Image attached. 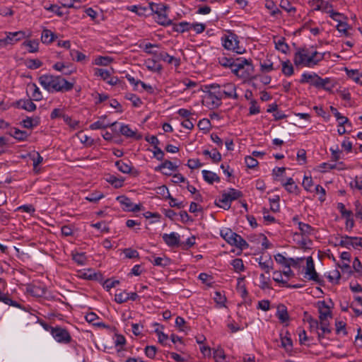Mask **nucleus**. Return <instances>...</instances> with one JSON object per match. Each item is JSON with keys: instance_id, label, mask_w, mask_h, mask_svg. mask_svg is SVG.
<instances>
[{"instance_id": "obj_19", "label": "nucleus", "mask_w": 362, "mask_h": 362, "mask_svg": "<svg viewBox=\"0 0 362 362\" xmlns=\"http://www.w3.org/2000/svg\"><path fill=\"white\" fill-rule=\"evenodd\" d=\"M40 122V119L39 117H36L35 118L27 117L25 119H24L21 122V124L26 129H33L35 127H37L39 125Z\"/></svg>"}, {"instance_id": "obj_54", "label": "nucleus", "mask_w": 362, "mask_h": 362, "mask_svg": "<svg viewBox=\"0 0 362 362\" xmlns=\"http://www.w3.org/2000/svg\"><path fill=\"white\" fill-rule=\"evenodd\" d=\"M281 346L287 351L291 350L293 348V342L291 339L288 337H282Z\"/></svg>"}, {"instance_id": "obj_23", "label": "nucleus", "mask_w": 362, "mask_h": 362, "mask_svg": "<svg viewBox=\"0 0 362 362\" xmlns=\"http://www.w3.org/2000/svg\"><path fill=\"white\" fill-rule=\"evenodd\" d=\"M330 110L341 125H345V124H349V126L351 125L349 119L346 117L342 116L338 112L337 108L334 107L333 106H330Z\"/></svg>"}, {"instance_id": "obj_1", "label": "nucleus", "mask_w": 362, "mask_h": 362, "mask_svg": "<svg viewBox=\"0 0 362 362\" xmlns=\"http://www.w3.org/2000/svg\"><path fill=\"white\" fill-rule=\"evenodd\" d=\"M40 84L48 92H66L72 90L74 83L69 82L61 76L44 74L38 78Z\"/></svg>"}, {"instance_id": "obj_17", "label": "nucleus", "mask_w": 362, "mask_h": 362, "mask_svg": "<svg viewBox=\"0 0 362 362\" xmlns=\"http://www.w3.org/2000/svg\"><path fill=\"white\" fill-rule=\"evenodd\" d=\"M276 317L281 322L284 323L289 320V315L286 307L283 304L277 306Z\"/></svg>"}, {"instance_id": "obj_31", "label": "nucleus", "mask_w": 362, "mask_h": 362, "mask_svg": "<svg viewBox=\"0 0 362 362\" xmlns=\"http://www.w3.org/2000/svg\"><path fill=\"white\" fill-rule=\"evenodd\" d=\"M202 174L204 180L210 184H212L214 181H219V177L211 171L204 170Z\"/></svg>"}, {"instance_id": "obj_7", "label": "nucleus", "mask_w": 362, "mask_h": 362, "mask_svg": "<svg viewBox=\"0 0 362 362\" xmlns=\"http://www.w3.org/2000/svg\"><path fill=\"white\" fill-rule=\"evenodd\" d=\"M230 235H228V244L231 246H235L238 250L237 255H240L242 253V251L247 248L249 245L238 234L235 232H233L230 230Z\"/></svg>"}, {"instance_id": "obj_12", "label": "nucleus", "mask_w": 362, "mask_h": 362, "mask_svg": "<svg viewBox=\"0 0 362 362\" xmlns=\"http://www.w3.org/2000/svg\"><path fill=\"white\" fill-rule=\"evenodd\" d=\"M317 308L320 313V320H323V318L332 317V313L330 308L325 300L319 301L317 303Z\"/></svg>"}, {"instance_id": "obj_51", "label": "nucleus", "mask_w": 362, "mask_h": 362, "mask_svg": "<svg viewBox=\"0 0 362 362\" xmlns=\"http://www.w3.org/2000/svg\"><path fill=\"white\" fill-rule=\"evenodd\" d=\"M246 166L248 168H255L258 165V161L253 156H247L245 158Z\"/></svg>"}, {"instance_id": "obj_32", "label": "nucleus", "mask_w": 362, "mask_h": 362, "mask_svg": "<svg viewBox=\"0 0 362 362\" xmlns=\"http://www.w3.org/2000/svg\"><path fill=\"white\" fill-rule=\"evenodd\" d=\"M243 196V194L241 191L233 189V188H229L228 189V202L237 200L240 198H241Z\"/></svg>"}, {"instance_id": "obj_46", "label": "nucleus", "mask_w": 362, "mask_h": 362, "mask_svg": "<svg viewBox=\"0 0 362 362\" xmlns=\"http://www.w3.org/2000/svg\"><path fill=\"white\" fill-rule=\"evenodd\" d=\"M126 99L130 100L132 102V104L134 107H139L142 104V101L136 96L135 94L133 93H127L125 96Z\"/></svg>"}, {"instance_id": "obj_20", "label": "nucleus", "mask_w": 362, "mask_h": 362, "mask_svg": "<svg viewBox=\"0 0 362 362\" xmlns=\"http://www.w3.org/2000/svg\"><path fill=\"white\" fill-rule=\"evenodd\" d=\"M8 134L18 141H25L29 136L27 132L17 128H12Z\"/></svg>"}, {"instance_id": "obj_5", "label": "nucleus", "mask_w": 362, "mask_h": 362, "mask_svg": "<svg viewBox=\"0 0 362 362\" xmlns=\"http://www.w3.org/2000/svg\"><path fill=\"white\" fill-rule=\"evenodd\" d=\"M149 7L153 13L155 21L162 25L172 24V21L168 18L166 11L168 7L164 4H149Z\"/></svg>"}, {"instance_id": "obj_62", "label": "nucleus", "mask_w": 362, "mask_h": 362, "mask_svg": "<svg viewBox=\"0 0 362 362\" xmlns=\"http://www.w3.org/2000/svg\"><path fill=\"white\" fill-rule=\"evenodd\" d=\"M195 237L194 235L187 238L186 242L181 243V247L184 250H187L192 247L195 244Z\"/></svg>"}, {"instance_id": "obj_60", "label": "nucleus", "mask_w": 362, "mask_h": 362, "mask_svg": "<svg viewBox=\"0 0 362 362\" xmlns=\"http://www.w3.org/2000/svg\"><path fill=\"white\" fill-rule=\"evenodd\" d=\"M70 54L73 59L77 62H81L86 58V55L77 50H71Z\"/></svg>"}, {"instance_id": "obj_11", "label": "nucleus", "mask_w": 362, "mask_h": 362, "mask_svg": "<svg viewBox=\"0 0 362 362\" xmlns=\"http://www.w3.org/2000/svg\"><path fill=\"white\" fill-rule=\"evenodd\" d=\"M26 292L37 298L42 297L46 292L45 286L36 284H28L26 286Z\"/></svg>"}, {"instance_id": "obj_13", "label": "nucleus", "mask_w": 362, "mask_h": 362, "mask_svg": "<svg viewBox=\"0 0 362 362\" xmlns=\"http://www.w3.org/2000/svg\"><path fill=\"white\" fill-rule=\"evenodd\" d=\"M163 240L170 247H177L180 245V235L173 232L170 234L163 235Z\"/></svg>"}, {"instance_id": "obj_58", "label": "nucleus", "mask_w": 362, "mask_h": 362, "mask_svg": "<svg viewBox=\"0 0 362 362\" xmlns=\"http://www.w3.org/2000/svg\"><path fill=\"white\" fill-rule=\"evenodd\" d=\"M28 68L30 69H36L40 68L42 65V62L39 59H30L27 62Z\"/></svg>"}, {"instance_id": "obj_4", "label": "nucleus", "mask_w": 362, "mask_h": 362, "mask_svg": "<svg viewBox=\"0 0 362 362\" xmlns=\"http://www.w3.org/2000/svg\"><path fill=\"white\" fill-rule=\"evenodd\" d=\"M324 58V54H320L317 51L309 54L307 48H298L294 54L293 62L296 66L303 65L310 67L316 65Z\"/></svg>"}, {"instance_id": "obj_8", "label": "nucleus", "mask_w": 362, "mask_h": 362, "mask_svg": "<svg viewBox=\"0 0 362 362\" xmlns=\"http://www.w3.org/2000/svg\"><path fill=\"white\" fill-rule=\"evenodd\" d=\"M238 36L230 30H228V50L240 54L245 52V48L239 45Z\"/></svg>"}, {"instance_id": "obj_27", "label": "nucleus", "mask_w": 362, "mask_h": 362, "mask_svg": "<svg viewBox=\"0 0 362 362\" xmlns=\"http://www.w3.org/2000/svg\"><path fill=\"white\" fill-rule=\"evenodd\" d=\"M151 262L155 266L166 267L170 264L171 260L168 257L163 256L155 257Z\"/></svg>"}, {"instance_id": "obj_22", "label": "nucleus", "mask_w": 362, "mask_h": 362, "mask_svg": "<svg viewBox=\"0 0 362 362\" xmlns=\"http://www.w3.org/2000/svg\"><path fill=\"white\" fill-rule=\"evenodd\" d=\"M55 35L48 29H44L41 35V41L44 44H49L54 40Z\"/></svg>"}, {"instance_id": "obj_59", "label": "nucleus", "mask_w": 362, "mask_h": 362, "mask_svg": "<svg viewBox=\"0 0 362 362\" xmlns=\"http://www.w3.org/2000/svg\"><path fill=\"white\" fill-rule=\"evenodd\" d=\"M225 353L223 349H216L214 352V358L216 362H222L225 359Z\"/></svg>"}, {"instance_id": "obj_9", "label": "nucleus", "mask_w": 362, "mask_h": 362, "mask_svg": "<svg viewBox=\"0 0 362 362\" xmlns=\"http://www.w3.org/2000/svg\"><path fill=\"white\" fill-rule=\"evenodd\" d=\"M305 274L308 276L309 280L314 281L320 286L325 285L324 280L319 277L318 274L315 271L314 261L312 257L307 258Z\"/></svg>"}, {"instance_id": "obj_26", "label": "nucleus", "mask_w": 362, "mask_h": 362, "mask_svg": "<svg viewBox=\"0 0 362 362\" xmlns=\"http://www.w3.org/2000/svg\"><path fill=\"white\" fill-rule=\"evenodd\" d=\"M117 122H114L112 123H105L104 121L98 120L97 122H93L90 125V129L91 130L95 129H106L107 127H112L116 125Z\"/></svg>"}, {"instance_id": "obj_21", "label": "nucleus", "mask_w": 362, "mask_h": 362, "mask_svg": "<svg viewBox=\"0 0 362 362\" xmlns=\"http://www.w3.org/2000/svg\"><path fill=\"white\" fill-rule=\"evenodd\" d=\"M282 185L288 192L298 194V187L296 185L293 178H288L286 182L282 183Z\"/></svg>"}, {"instance_id": "obj_24", "label": "nucleus", "mask_w": 362, "mask_h": 362, "mask_svg": "<svg viewBox=\"0 0 362 362\" xmlns=\"http://www.w3.org/2000/svg\"><path fill=\"white\" fill-rule=\"evenodd\" d=\"M116 199L117 202H119L124 211H129L131 207H132V202L129 197L124 195H121L118 196Z\"/></svg>"}, {"instance_id": "obj_35", "label": "nucleus", "mask_w": 362, "mask_h": 362, "mask_svg": "<svg viewBox=\"0 0 362 362\" xmlns=\"http://www.w3.org/2000/svg\"><path fill=\"white\" fill-rule=\"evenodd\" d=\"M276 48L281 52L286 54L289 50V46L285 42L284 37H281L277 41H275Z\"/></svg>"}, {"instance_id": "obj_43", "label": "nucleus", "mask_w": 362, "mask_h": 362, "mask_svg": "<svg viewBox=\"0 0 362 362\" xmlns=\"http://www.w3.org/2000/svg\"><path fill=\"white\" fill-rule=\"evenodd\" d=\"M298 228L303 235H310L314 230L313 228L309 224L303 222H298Z\"/></svg>"}, {"instance_id": "obj_50", "label": "nucleus", "mask_w": 362, "mask_h": 362, "mask_svg": "<svg viewBox=\"0 0 362 362\" xmlns=\"http://www.w3.org/2000/svg\"><path fill=\"white\" fill-rule=\"evenodd\" d=\"M259 267L265 271L266 273H269L270 269L273 267V261L271 258L265 262H259Z\"/></svg>"}, {"instance_id": "obj_56", "label": "nucleus", "mask_w": 362, "mask_h": 362, "mask_svg": "<svg viewBox=\"0 0 362 362\" xmlns=\"http://www.w3.org/2000/svg\"><path fill=\"white\" fill-rule=\"evenodd\" d=\"M112 59L109 57H99L95 59V64L99 66H107L111 62Z\"/></svg>"}, {"instance_id": "obj_6", "label": "nucleus", "mask_w": 362, "mask_h": 362, "mask_svg": "<svg viewBox=\"0 0 362 362\" xmlns=\"http://www.w3.org/2000/svg\"><path fill=\"white\" fill-rule=\"evenodd\" d=\"M50 332L52 337L60 344H67L71 341V336L69 331L60 326L45 327Z\"/></svg>"}, {"instance_id": "obj_14", "label": "nucleus", "mask_w": 362, "mask_h": 362, "mask_svg": "<svg viewBox=\"0 0 362 362\" xmlns=\"http://www.w3.org/2000/svg\"><path fill=\"white\" fill-rule=\"evenodd\" d=\"M156 57L159 60L165 62L169 64H174L175 67H178L180 65V59L179 58L170 56L165 52H158Z\"/></svg>"}, {"instance_id": "obj_40", "label": "nucleus", "mask_w": 362, "mask_h": 362, "mask_svg": "<svg viewBox=\"0 0 362 362\" xmlns=\"http://www.w3.org/2000/svg\"><path fill=\"white\" fill-rule=\"evenodd\" d=\"M23 45L28 47L29 52L34 53L38 51L39 42L37 40H33L25 41Z\"/></svg>"}, {"instance_id": "obj_30", "label": "nucleus", "mask_w": 362, "mask_h": 362, "mask_svg": "<svg viewBox=\"0 0 362 362\" xmlns=\"http://www.w3.org/2000/svg\"><path fill=\"white\" fill-rule=\"evenodd\" d=\"M319 76L317 74H308L304 73L302 74V78L300 81V83H310L312 86H314V81H317V78Z\"/></svg>"}, {"instance_id": "obj_42", "label": "nucleus", "mask_w": 362, "mask_h": 362, "mask_svg": "<svg viewBox=\"0 0 362 362\" xmlns=\"http://www.w3.org/2000/svg\"><path fill=\"white\" fill-rule=\"evenodd\" d=\"M72 259L78 265H84L87 258L84 252L76 253L72 255Z\"/></svg>"}, {"instance_id": "obj_52", "label": "nucleus", "mask_w": 362, "mask_h": 362, "mask_svg": "<svg viewBox=\"0 0 362 362\" xmlns=\"http://www.w3.org/2000/svg\"><path fill=\"white\" fill-rule=\"evenodd\" d=\"M274 259L279 264H281L286 267H291V264H288V259H286L283 255L279 253L274 255Z\"/></svg>"}, {"instance_id": "obj_63", "label": "nucleus", "mask_w": 362, "mask_h": 362, "mask_svg": "<svg viewBox=\"0 0 362 362\" xmlns=\"http://www.w3.org/2000/svg\"><path fill=\"white\" fill-rule=\"evenodd\" d=\"M206 25L204 23H191V29H193L196 33L199 34L204 31Z\"/></svg>"}, {"instance_id": "obj_61", "label": "nucleus", "mask_w": 362, "mask_h": 362, "mask_svg": "<svg viewBox=\"0 0 362 362\" xmlns=\"http://www.w3.org/2000/svg\"><path fill=\"white\" fill-rule=\"evenodd\" d=\"M336 28L339 32L343 33L346 36L349 35V33L347 32L349 25L346 22H343L342 21H341L340 22L338 23Z\"/></svg>"}, {"instance_id": "obj_44", "label": "nucleus", "mask_w": 362, "mask_h": 362, "mask_svg": "<svg viewBox=\"0 0 362 362\" xmlns=\"http://www.w3.org/2000/svg\"><path fill=\"white\" fill-rule=\"evenodd\" d=\"M115 300L119 304L127 302L129 300L128 293L126 291L117 293L115 296Z\"/></svg>"}, {"instance_id": "obj_53", "label": "nucleus", "mask_w": 362, "mask_h": 362, "mask_svg": "<svg viewBox=\"0 0 362 362\" xmlns=\"http://www.w3.org/2000/svg\"><path fill=\"white\" fill-rule=\"evenodd\" d=\"M156 351L157 349L155 346H146L144 349L146 356L151 359L155 358Z\"/></svg>"}, {"instance_id": "obj_18", "label": "nucleus", "mask_w": 362, "mask_h": 362, "mask_svg": "<svg viewBox=\"0 0 362 362\" xmlns=\"http://www.w3.org/2000/svg\"><path fill=\"white\" fill-rule=\"evenodd\" d=\"M18 107L25 110L28 112H33L36 110V105L31 99L20 100L17 102Z\"/></svg>"}, {"instance_id": "obj_55", "label": "nucleus", "mask_w": 362, "mask_h": 362, "mask_svg": "<svg viewBox=\"0 0 362 362\" xmlns=\"http://www.w3.org/2000/svg\"><path fill=\"white\" fill-rule=\"evenodd\" d=\"M123 252L125 255V257L129 259L139 257V252L136 250L132 249L130 247L125 248L123 250Z\"/></svg>"}, {"instance_id": "obj_10", "label": "nucleus", "mask_w": 362, "mask_h": 362, "mask_svg": "<svg viewBox=\"0 0 362 362\" xmlns=\"http://www.w3.org/2000/svg\"><path fill=\"white\" fill-rule=\"evenodd\" d=\"M25 33L23 31L17 32H9L6 33V37L3 39H0V47H4L8 45H13L16 42L24 39L25 37Z\"/></svg>"}, {"instance_id": "obj_34", "label": "nucleus", "mask_w": 362, "mask_h": 362, "mask_svg": "<svg viewBox=\"0 0 362 362\" xmlns=\"http://www.w3.org/2000/svg\"><path fill=\"white\" fill-rule=\"evenodd\" d=\"M106 180L111 185H114L115 188H119L122 187L123 182L124 181V180L122 177L118 178L112 175H110L106 178Z\"/></svg>"}, {"instance_id": "obj_48", "label": "nucleus", "mask_w": 362, "mask_h": 362, "mask_svg": "<svg viewBox=\"0 0 362 362\" xmlns=\"http://www.w3.org/2000/svg\"><path fill=\"white\" fill-rule=\"evenodd\" d=\"M280 201V197L279 195L274 196V198L269 199V202L271 205V210L273 212H277L279 211V202Z\"/></svg>"}, {"instance_id": "obj_47", "label": "nucleus", "mask_w": 362, "mask_h": 362, "mask_svg": "<svg viewBox=\"0 0 362 362\" xmlns=\"http://www.w3.org/2000/svg\"><path fill=\"white\" fill-rule=\"evenodd\" d=\"M104 197V194L100 192H95L90 194L88 197H86V199L90 202H97L100 199Z\"/></svg>"}, {"instance_id": "obj_41", "label": "nucleus", "mask_w": 362, "mask_h": 362, "mask_svg": "<svg viewBox=\"0 0 362 362\" xmlns=\"http://www.w3.org/2000/svg\"><path fill=\"white\" fill-rule=\"evenodd\" d=\"M307 321L309 323V328L310 332H317L320 329L319 321L316 319H314L311 316L307 317Z\"/></svg>"}, {"instance_id": "obj_38", "label": "nucleus", "mask_w": 362, "mask_h": 362, "mask_svg": "<svg viewBox=\"0 0 362 362\" xmlns=\"http://www.w3.org/2000/svg\"><path fill=\"white\" fill-rule=\"evenodd\" d=\"M282 73L286 76H290L293 74V67L289 60L282 62Z\"/></svg>"}, {"instance_id": "obj_15", "label": "nucleus", "mask_w": 362, "mask_h": 362, "mask_svg": "<svg viewBox=\"0 0 362 362\" xmlns=\"http://www.w3.org/2000/svg\"><path fill=\"white\" fill-rule=\"evenodd\" d=\"M119 132L127 138H134L136 140H140L142 138L141 134H138L136 131L130 129L127 124H122Z\"/></svg>"}, {"instance_id": "obj_57", "label": "nucleus", "mask_w": 362, "mask_h": 362, "mask_svg": "<svg viewBox=\"0 0 362 362\" xmlns=\"http://www.w3.org/2000/svg\"><path fill=\"white\" fill-rule=\"evenodd\" d=\"M355 300L356 302L357 305L361 307V308H354L353 304H351L350 307L353 308L354 312L357 316L362 315V298L360 296H356L355 297Z\"/></svg>"}, {"instance_id": "obj_28", "label": "nucleus", "mask_w": 362, "mask_h": 362, "mask_svg": "<svg viewBox=\"0 0 362 362\" xmlns=\"http://www.w3.org/2000/svg\"><path fill=\"white\" fill-rule=\"evenodd\" d=\"M115 165L117 166V169L123 173H130L132 170L131 162L129 161V163H124L123 160H117L115 162Z\"/></svg>"}, {"instance_id": "obj_25", "label": "nucleus", "mask_w": 362, "mask_h": 362, "mask_svg": "<svg viewBox=\"0 0 362 362\" xmlns=\"http://www.w3.org/2000/svg\"><path fill=\"white\" fill-rule=\"evenodd\" d=\"M0 302H2L6 305L13 306L16 308H21V305L18 302L13 300L9 297V295L8 293H4L1 292V290H0Z\"/></svg>"}, {"instance_id": "obj_29", "label": "nucleus", "mask_w": 362, "mask_h": 362, "mask_svg": "<svg viewBox=\"0 0 362 362\" xmlns=\"http://www.w3.org/2000/svg\"><path fill=\"white\" fill-rule=\"evenodd\" d=\"M345 238L348 241V247L352 246L354 248L361 247L362 248V238L361 237H351L345 235Z\"/></svg>"}, {"instance_id": "obj_36", "label": "nucleus", "mask_w": 362, "mask_h": 362, "mask_svg": "<svg viewBox=\"0 0 362 362\" xmlns=\"http://www.w3.org/2000/svg\"><path fill=\"white\" fill-rule=\"evenodd\" d=\"M173 30L178 33L189 31L191 30V23L185 21L180 22V23L174 25Z\"/></svg>"}, {"instance_id": "obj_45", "label": "nucleus", "mask_w": 362, "mask_h": 362, "mask_svg": "<svg viewBox=\"0 0 362 362\" xmlns=\"http://www.w3.org/2000/svg\"><path fill=\"white\" fill-rule=\"evenodd\" d=\"M146 66L148 70L159 72L162 69V66L159 64H158L155 60H150L148 59L146 62Z\"/></svg>"}, {"instance_id": "obj_3", "label": "nucleus", "mask_w": 362, "mask_h": 362, "mask_svg": "<svg viewBox=\"0 0 362 362\" xmlns=\"http://www.w3.org/2000/svg\"><path fill=\"white\" fill-rule=\"evenodd\" d=\"M228 54V68L239 78L247 79L251 76L254 72V66L251 59L238 57L234 59L229 57Z\"/></svg>"}, {"instance_id": "obj_2", "label": "nucleus", "mask_w": 362, "mask_h": 362, "mask_svg": "<svg viewBox=\"0 0 362 362\" xmlns=\"http://www.w3.org/2000/svg\"><path fill=\"white\" fill-rule=\"evenodd\" d=\"M202 90L204 93L202 104L209 109L218 107L221 104L223 95H226V92L218 84L205 85Z\"/></svg>"}, {"instance_id": "obj_16", "label": "nucleus", "mask_w": 362, "mask_h": 362, "mask_svg": "<svg viewBox=\"0 0 362 362\" xmlns=\"http://www.w3.org/2000/svg\"><path fill=\"white\" fill-rule=\"evenodd\" d=\"M314 86L317 88H322L325 90H332L334 85L331 84V80L329 78H322L318 77L317 81H314Z\"/></svg>"}, {"instance_id": "obj_49", "label": "nucleus", "mask_w": 362, "mask_h": 362, "mask_svg": "<svg viewBox=\"0 0 362 362\" xmlns=\"http://www.w3.org/2000/svg\"><path fill=\"white\" fill-rule=\"evenodd\" d=\"M230 264L236 272H240L244 270V264L241 259H235Z\"/></svg>"}, {"instance_id": "obj_39", "label": "nucleus", "mask_w": 362, "mask_h": 362, "mask_svg": "<svg viewBox=\"0 0 362 362\" xmlns=\"http://www.w3.org/2000/svg\"><path fill=\"white\" fill-rule=\"evenodd\" d=\"M214 299L219 308L226 307V297L225 296V295L222 296L219 291L215 292Z\"/></svg>"}, {"instance_id": "obj_64", "label": "nucleus", "mask_w": 362, "mask_h": 362, "mask_svg": "<svg viewBox=\"0 0 362 362\" xmlns=\"http://www.w3.org/2000/svg\"><path fill=\"white\" fill-rule=\"evenodd\" d=\"M336 326V332L337 334H339L340 332H343L344 335L347 334V332L346 330V323L342 321H337L335 323Z\"/></svg>"}, {"instance_id": "obj_33", "label": "nucleus", "mask_w": 362, "mask_h": 362, "mask_svg": "<svg viewBox=\"0 0 362 362\" xmlns=\"http://www.w3.org/2000/svg\"><path fill=\"white\" fill-rule=\"evenodd\" d=\"M177 166L175 165L170 160H165L160 165L155 168L156 171H162L163 169H168L170 171H175L177 170Z\"/></svg>"}, {"instance_id": "obj_37", "label": "nucleus", "mask_w": 362, "mask_h": 362, "mask_svg": "<svg viewBox=\"0 0 362 362\" xmlns=\"http://www.w3.org/2000/svg\"><path fill=\"white\" fill-rule=\"evenodd\" d=\"M30 90H32V98L33 100L35 101H40L42 98V93L40 92L39 88L37 86L35 83H31L30 85H28Z\"/></svg>"}]
</instances>
